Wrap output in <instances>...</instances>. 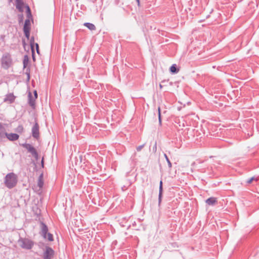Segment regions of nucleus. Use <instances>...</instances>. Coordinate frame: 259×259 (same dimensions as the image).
Returning <instances> with one entry per match:
<instances>
[{
    "label": "nucleus",
    "instance_id": "c85d7f7f",
    "mask_svg": "<svg viewBox=\"0 0 259 259\" xmlns=\"http://www.w3.org/2000/svg\"><path fill=\"white\" fill-rule=\"evenodd\" d=\"M254 180H255V178H254V177H251V178H249V179L247 181V184H250V183H251V182H252Z\"/></svg>",
    "mask_w": 259,
    "mask_h": 259
},
{
    "label": "nucleus",
    "instance_id": "49530a36",
    "mask_svg": "<svg viewBox=\"0 0 259 259\" xmlns=\"http://www.w3.org/2000/svg\"><path fill=\"white\" fill-rule=\"evenodd\" d=\"M155 149H156V144H155Z\"/></svg>",
    "mask_w": 259,
    "mask_h": 259
},
{
    "label": "nucleus",
    "instance_id": "f3484780",
    "mask_svg": "<svg viewBox=\"0 0 259 259\" xmlns=\"http://www.w3.org/2000/svg\"><path fill=\"white\" fill-rule=\"evenodd\" d=\"M29 63V58L27 55H25L23 60V69L27 68L26 67Z\"/></svg>",
    "mask_w": 259,
    "mask_h": 259
},
{
    "label": "nucleus",
    "instance_id": "37998d69",
    "mask_svg": "<svg viewBox=\"0 0 259 259\" xmlns=\"http://www.w3.org/2000/svg\"><path fill=\"white\" fill-rule=\"evenodd\" d=\"M124 188H125V186H123V187H122L121 188L122 190H123V189H124Z\"/></svg>",
    "mask_w": 259,
    "mask_h": 259
},
{
    "label": "nucleus",
    "instance_id": "6ab92c4d",
    "mask_svg": "<svg viewBox=\"0 0 259 259\" xmlns=\"http://www.w3.org/2000/svg\"><path fill=\"white\" fill-rule=\"evenodd\" d=\"M23 5L24 3H17L16 5V8L20 12L22 13L23 12Z\"/></svg>",
    "mask_w": 259,
    "mask_h": 259
},
{
    "label": "nucleus",
    "instance_id": "0eeeda50",
    "mask_svg": "<svg viewBox=\"0 0 259 259\" xmlns=\"http://www.w3.org/2000/svg\"><path fill=\"white\" fill-rule=\"evenodd\" d=\"M32 136L33 138L37 139L39 137V125L37 122H35L32 127Z\"/></svg>",
    "mask_w": 259,
    "mask_h": 259
},
{
    "label": "nucleus",
    "instance_id": "a18cd8bd",
    "mask_svg": "<svg viewBox=\"0 0 259 259\" xmlns=\"http://www.w3.org/2000/svg\"><path fill=\"white\" fill-rule=\"evenodd\" d=\"M40 244L42 245H44V243H39Z\"/></svg>",
    "mask_w": 259,
    "mask_h": 259
},
{
    "label": "nucleus",
    "instance_id": "9d476101",
    "mask_svg": "<svg viewBox=\"0 0 259 259\" xmlns=\"http://www.w3.org/2000/svg\"><path fill=\"white\" fill-rule=\"evenodd\" d=\"M28 104L33 108L34 109L35 107V99L34 97H32L31 92L28 93Z\"/></svg>",
    "mask_w": 259,
    "mask_h": 259
},
{
    "label": "nucleus",
    "instance_id": "f704fd0d",
    "mask_svg": "<svg viewBox=\"0 0 259 259\" xmlns=\"http://www.w3.org/2000/svg\"><path fill=\"white\" fill-rule=\"evenodd\" d=\"M42 177H43V174H41L39 176V178H38V180H42Z\"/></svg>",
    "mask_w": 259,
    "mask_h": 259
},
{
    "label": "nucleus",
    "instance_id": "c9c22d12",
    "mask_svg": "<svg viewBox=\"0 0 259 259\" xmlns=\"http://www.w3.org/2000/svg\"><path fill=\"white\" fill-rule=\"evenodd\" d=\"M136 2H137V3L138 6L139 7H140V0H136Z\"/></svg>",
    "mask_w": 259,
    "mask_h": 259
},
{
    "label": "nucleus",
    "instance_id": "ea45409f",
    "mask_svg": "<svg viewBox=\"0 0 259 259\" xmlns=\"http://www.w3.org/2000/svg\"><path fill=\"white\" fill-rule=\"evenodd\" d=\"M4 37H5V36H4V35H2V36H1V38H2V39H4Z\"/></svg>",
    "mask_w": 259,
    "mask_h": 259
},
{
    "label": "nucleus",
    "instance_id": "79ce46f5",
    "mask_svg": "<svg viewBox=\"0 0 259 259\" xmlns=\"http://www.w3.org/2000/svg\"><path fill=\"white\" fill-rule=\"evenodd\" d=\"M124 188H125V186H123V187H122L121 188L122 190H123V189H124Z\"/></svg>",
    "mask_w": 259,
    "mask_h": 259
},
{
    "label": "nucleus",
    "instance_id": "4be33fe9",
    "mask_svg": "<svg viewBox=\"0 0 259 259\" xmlns=\"http://www.w3.org/2000/svg\"><path fill=\"white\" fill-rule=\"evenodd\" d=\"M46 239H48L49 241H53L54 240L53 235L51 233L48 232L47 234Z\"/></svg>",
    "mask_w": 259,
    "mask_h": 259
},
{
    "label": "nucleus",
    "instance_id": "f8f14e48",
    "mask_svg": "<svg viewBox=\"0 0 259 259\" xmlns=\"http://www.w3.org/2000/svg\"><path fill=\"white\" fill-rule=\"evenodd\" d=\"M162 192H163V187H162V181L161 180L159 183V194H158V205H160L162 201Z\"/></svg>",
    "mask_w": 259,
    "mask_h": 259
},
{
    "label": "nucleus",
    "instance_id": "473e14b6",
    "mask_svg": "<svg viewBox=\"0 0 259 259\" xmlns=\"http://www.w3.org/2000/svg\"><path fill=\"white\" fill-rule=\"evenodd\" d=\"M41 166L42 167H44V157L42 158L41 160Z\"/></svg>",
    "mask_w": 259,
    "mask_h": 259
},
{
    "label": "nucleus",
    "instance_id": "a878e982",
    "mask_svg": "<svg viewBox=\"0 0 259 259\" xmlns=\"http://www.w3.org/2000/svg\"><path fill=\"white\" fill-rule=\"evenodd\" d=\"M158 121H159V124L160 125H161V113H160V107H158Z\"/></svg>",
    "mask_w": 259,
    "mask_h": 259
},
{
    "label": "nucleus",
    "instance_id": "b1692460",
    "mask_svg": "<svg viewBox=\"0 0 259 259\" xmlns=\"http://www.w3.org/2000/svg\"><path fill=\"white\" fill-rule=\"evenodd\" d=\"M30 29H23L24 35L27 39H29L30 36Z\"/></svg>",
    "mask_w": 259,
    "mask_h": 259
},
{
    "label": "nucleus",
    "instance_id": "393cba45",
    "mask_svg": "<svg viewBox=\"0 0 259 259\" xmlns=\"http://www.w3.org/2000/svg\"><path fill=\"white\" fill-rule=\"evenodd\" d=\"M18 17L19 23L20 24V23H22L23 21V19H24L23 15L22 14H19L18 15Z\"/></svg>",
    "mask_w": 259,
    "mask_h": 259
},
{
    "label": "nucleus",
    "instance_id": "7ed1b4c3",
    "mask_svg": "<svg viewBox=\"0 0 259 259\" xmlns=\"http://www.w3.org/2000/svg\"><path fill=\"white\" fill-rule=\"evenodd\" d=\"M20 145L27 150L28 153H30L32 156L34 157L35 161H38L39 159L38 153L36 149L30 144L24 143L20 144Z\"/></svg>",
    "mask_w": 259,
    "mask_h": 259
},
{
    "label": "nucleus",
    "instance_id": "ddd939ff",
    "mask_svg": "<svg viewBox=\"0 0 259 259\" xmlns=\"http://www.w3.org/2000/svg\"><path fill=\"white\" fill-rule=\"evenodd\" d=\"M217 199L215 197H211L205 200V202L209 205H214L217 203Z\"/></svg>",
    "mask_w": 259,
    "mask_h": 259
},
{
    "label": "nucleus",
    "instance_id": "2f4dec72",
    "mask_svg": "<svg viewBox=\"0 0 259 259\" xmlns=\"http://www.w3.org/2000/svg\"><path fill=\"white\" fill-rule=\"evenodd\" d=\"M33 94H34V96L35 99H37V91L36 90H34L33 91Z\"/></svg>",
    "mask_w": 259,
    "mask_h": 259
},
{
    "label": "nucleus",
    "instance_id": "4468645a",
    "mask_svg": "<svg viewBox=\"0 0 259 259\" xmlns=\"http://www.w3.org/2000/svg\"><path fill=\"white\" fill-rule=\"evenodd\" d=\"M169 71L172 74H176L179 71V68L176 64H174L170 67Z\"/></svg>",
    "mask_w": 259,
    "mask_h": 259
},
{
    "label": "nucleus",
    "instance_id": "5701e85b",
    "mask_svg": "<svg viewBox=\"0 0 259 259\" xmlns=\"http://www.w3.org/2000/svg\"><path fill=\"white\" fill-rule=\"evenodd\" d=\"M164 157H165V159H166V161H167V162L168 163V167L169 168H171V166H172V164H171V163L170 160L169 159L168 156H167V155L166 154H164Z\"/></svg>",
    "mask_w": 259,
    "mask_h": 259
},
{
    "label": "nucleus",
    "instance_id": "c03bdc74",
    "mask_svg": "<svg viewBox=\"0 0 259 259\" xmlns=\"http://www.w3.org/2000/svg\"><path fill=\"white\" fill-rule=\"evenodd\" d=\"M124 188H125V186H123V187H122L121 188L122 190H123V189H124Z\"/></svg>",
    "mask_w": 259,
    "mask_h": 259
},
{
    "label": "nucleus",
    "instance_id": "72a5a7b5",
    "mask_svg": "<svg viewBox=\"0 0 259 259\" xmlns=\"http://www.w3.org/2000/svg\"><path fill=\"white\" fill-rule=\"evenodd\" d=\"M16 4L17 3H23V0H16Z\"/></svg>",
    "mask_w": 259,
    "mask_h": 259
},
{
    "label": "nucleus",
    "instance_id": "423d86ee",
    "mask_svg": "<svg viewBox=\"0 0 259 259\" xmlns=\"http://www.w3.org/2000/svg\"><path fill=\"white\" fill-rule=\"evenodd\" d=\"M40 232L39 234L45 239H47V234L48 232L49 229L48 226L43 222H40Z\"/></svg>",
    "mask_w": 259,
    "mask_h": 259
},
{
    "label": "nucleus",
    "instance_id": "9b49d317",
    "mask_svg": "<svg viewBox=\"0 0 259 259\" xmlns=\"http://www.w3.org/2000/svg\"><path fill=\"white\" fill-rule=\"evenodd\" d=\"M19 138V135L15 133H10L7 134L6 138L11 141H15L17 140Z\"/></svg>",
    "mask_w": 259,
    "mask_h": 259
},
{
    "label": "nucleus",
    "instance_id": "1a4fd4ad",
    "mask_svg": "<svg viewBox=\"0 0 259 259\" xmlns=\"http://www.w3.org/2000/svg\"><path fill=\"white\" fill-rule=\"evenodd\" d=\"M15 99L16 97L13 93L8 94L5 96V97L4 99V102H7L9 104H12L14 102Z\"/></svg>",
    "mask_w": 259,
    "mask_h": 259
},
{
    "label": "nucleus",
    "instance_id": "aec40b11",
    "mask_svg": "<svg viewBox=\"0 0 259 259\" xmlns=\"http://www.w3.org/2000/svg\"><path fill=\"white\" fill-rule=\"evenodd\" d=\"M26 8L27 16L28 18V19H29L30 17H32L31 13V10H30L29 7L28 5H27L26 6Z\"/></svg>",
    "mask_w": 259,
    "mask_h": 259
},
{
    "label": "nucleus",
    "instance_id": "dca6fc26",
    "mask_svg": "<svg viewBox=\"0 0 259 259\" xmlns=\"http://www.w3.org/2000/svg\"><path fill=\"white\" fill-rule=\"evenodd\" d=\"M84 25L90 30H95L96 28L94 24L89 22H86L84 23Z\"/></svg>",
    "mask_w": 259,
    "mask_h": 259
},
{
    "label": "nucleus",
    "instance_id": "c756f323",
    "mask_svg": "<svg viewBox=\"0 0 259 259\" xmlns=\"http://www.w3.org/2000/svg\"><path fill=\"white\" fill-rule=\"evenodd\" d=\"M144 145H144V144H143V145H140V146H138V147H137V151H141V150H142V149L144 147Z\"/></svg>",
    "mask_w": 259,
    "mask_h": 259
},
{
    "label": "nucleus",
    "instance_id": "e433bc0d",
    "mask_svg": "<svg viewBox=\"0 0 259 259\" xmlns=\"http://www.w3.org/2000/svg\"><path fill=\"white\" fill-rule=\"evenodd\" d=\"M22 44H23V45L24 46V47H25V45H26V43H25V40L23 39V41H22Z\"/></svg>",
    "mask_w": 259,
    "mask_h": 259
},
{
    "label": "nucleus",
    "instance_id": "412c9836",
    "mask_svg": "<svg viewBox=\"0 0 259 259\" xmlns=\"http://www.w3.org/2000/svg\"><path fill=\"white\" fill-rule=\"evenodd\" d=\"M30 68L28 67V68H26V69H25V74L27 75V80L28 81L30 80Z\"/></svg>",
    "mask_w": 259,
    "mask_h": 259
},
{
    "label": "nucleus",
    "instance_id": "20e7f679",
    "mask_svg": "<svg viewBox=\"0 0 259 259\" xmlns=\"http://www.w3.org/2000/svg\"><path fill=\"white\" fill-rule=\"evenodd\" d=\"M18 242L22 248L27 250L31 249L34 245V242L26 238H20Z\"/></svg>",
    "mask_w": 259,
    "mask_h": 259
},
{
    "label": "nucleus",
    "instance_id": "4c0bfd02",
    "mask_svg": "<svg viewBox=\"0 0 259 259\" xmlns=\"http://www.w3.org/2000/svg\"><path fill=\"white\" fill-rule=\"evenodd\" d=\"M159 87L161 89L163 87V85H162L161 83L159 84Z\"/></svg>",
    "mask_w": 259,
    "mask_h": 259
},
{
    "label": "nucleus",
    "instance_id": "a19ab883",
    "mask_svg": "<svg viewBox=\"0 0 259 259\" xmlns=\"http://www.w3.org/2000/svg\"><path fill=\"white\" fill-rule=\"evenodd\" d=\"M133 226H135L136 225V222H134V223H133Z\"/></svg>",
    "mask_w": 259,
    "mask_h": 259
},
{
    "label": "nucleus",
    "instance_id": "7c9ffc66",
    "mask_svg": "<svg viewBox=\"0 0 259 259\" xmlns=\"http://www.w3.org/2000/svg\"><path fill=\"white\" fill-rule=\"evenodd\" d=\"M35 47H36V52H37V54H39V46H38V44L36 43L35 44Z\"/></svg>",
    "mask_w": 259,
    "mask_h": 259
},
{
    "label": "nucleus",
    "instance_id": "6e6552de",
    "mask_svg": "<svg viewBox=\"0 0 259 259\" xmlns=\"http://www.w3.org/2000/svg\"><path fill=\"white\" fill-rule=\"evenodd\" d=\"M7 134L6 128L0 122V142L4 141V139L6 138Z\"/></svg>",
    "mask_w": 259,
    "mask_h": 259
},
{
    "label": "nucleus",
    "instance_id": "a211bd4d",
    "mask_svg": "<svg viewBox=\"0 0 259 259\" xmlns=\"http://www.w3.org/2000/svg\"><path fill=\"white\" fill-rule=\"evenodd\" d=\"M30 21L29 19H27L25 21L23 29H30Z\"/></svg>",
    "mask_w": 259,
    "mask_h": 259
},
{
    "label": "nucleus",
    "instance_id": "f257e3e1",
    "mask_svg": "<svg viewBox=\"0 0 259 259\" xmlns=\"http://www.w3.org/2000/svg\"><path fill=\"white\" fill-rule=\"evenodd\" d=\"M5 183L6 187L9 189L14 188L17 183L16 175L13 172L7 174L5 178Z\"/></svg>",
    "mask_w": 259,
    "mask_h": 259
},
{
    "label": "nucleus",
    "instance_id": "58836bf2",
    "mask_svg": "<svg viewBox=\"0 0 259 259\" xmlns=\"http://www.w3.org/2000/svg\"><path fill=\"white\" fill-rule=\"evenodd\" d=\"M166 82V80H164L161 81V83H164Z\"/></svg>",
    "mask_w": 259,
    "mask_h": 259
},
{
    "label": "nucleus",
    "instance_id": "bb28decb",
    "mask_svg": "<svg viewBox=\"0 0 259 259\" xmlns=\"http://www.w3.org/2000/svg\"><path fill=\"white\" fill-rule=\"evenodd\" d=\"M38 186L39 187V188H42L43 185H44V181L43 180H38Z\"/></svg>",
    "mask_w": 259,
    "mask_h": 259
},
{
    "label": "nucleus",
    "instance_id": "cd10ccee",
    "mask_svg": "<svg viewBox=\"0 0 259 259\" xmlns=\"http://www.w3.org/2000/svg\"><path fill=\"white\" fill-rule=\"evenodd\" d=\"M17 131L19 132H22L23 131V127L22 125H20L17 127Z\"/></svg>",
    "mask_w": 259,
    "mask_h": 259
},
{
    "label": "nucleus",
    "instance_id": "2eb2a0df",
    "mask_svg": "<svg viewBox=\"0 0 259 259\" xmlns=\"http://www.w3.org/2000/svg\"><path fill=\"white\" fill-rule=\"evenodd\" d=\"M34 37H32L30 39V47H31V52H32V57H33V59L34 60Z\"/></svg>",
    "mask_w": 259,
    "mask_h": 259
},
{
    "label": "nucleus",
    "instance_id": "39448f33",
    "mask_svg": "<svg viewBox=\"0 0 259 259\" xmlns=\"http://www.w3.org/2000/svg\"><path fill=\"white\" fill-rule=\"evenodd\" d=\"M45 251L43 252V259H52L55 255V251L49 246H46Z\"/></svg>",
    "mask_w": 259,
    "mask_h": 259
},
{
    "label": "nucleus",
    "instance_id": "f03ea898",
    "mask_svg": "<svg viewBox=\"0 0 259 259\" xmlns=\"http://www.w3.org/2000/svg\"><path fill=\"white\" fill-rule=\"evenodd\" d=\"M1 61L2 67L6 70L8 69L13 64L11 55L8 53L3 55Z\"/></svg>",
    "mask_w": 259,
    "mask_h": 259
}]
</instances>
